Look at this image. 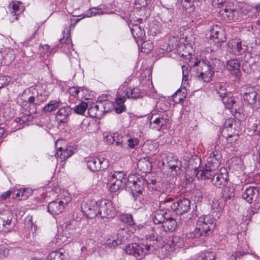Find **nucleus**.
Segmentation results:
<instances>
[{
    "instance_id": "1",
    "label": "nucleus",
    "mask_w": 260,
    "mask_h": 260,
    "mask_svg": "<svg viewBox=\"0 0 260 260\" xmlns=\"http://www.w3.org/2000/svg\"><path fill=\"white\" fill-rule=\"evenodd\" d=\"M138 228L141 229L146 238V244L132 243L126 246L125 252L129 255H132L139 258H142L147 252L151 250V248L157 243L155 237V232L154 228L148 225H138Z\"/></svg>"
},
{
    "instance_id": "2",
    "label": "nucleus",
    "mask_w": 260,
    "mask_h": 260,
    "mask_svg": "<svg viewBox=\"0 0 260 260\" xmlns=\"http://www.w3.org/2000/svg\"><path fill=\"white\" fill-rule=\"evenodd\" d=\"M220 64L219 59L209 57L202 61L196 59L193 64L190 67L195 77L200 81L209 82L212 80L214 72L219 69Z\"/></svg>"
},
{
    "instance_id": "3",
    "label": "nucleus",
    "mask_w": 260,
    "mask_h": 260,
    "mask_svg": "<svg viewBox=\"0 0 260 260\" xmlns=\"http://www.w3.org/2000/svg\"><path fill=\"white\" fill-rule=\"evenodd\" d=\"M215 226V220L211 216L202 215L199 217L194 231L187 235L188 238L191 239L193 243L203 240L212 233Z\"/></svg>"
},
{
    "instance_id": "4",
    "label": "nucleus",
    "mask_w": 260,
    "mask_h": 260,
    "mask_svg": "<svg viewBox=\"0 0 260 260\" xmlns=\"http://www.w3.org/2000/svg\"><path fill=\"white\" fill-rule=\"evenodd\" d=\"M160 207H170L176 214L182 215L187 212L190 209V201L186 198L180 199L174 201V198L169 196L166 197L165 194H161L158 198Z\"/></svg>"
},
{
    "instance_id": "5",
    "label": "nucleus",
    "mask_w": 260,
    "mask_h": 260,
    "mask_svg": "<svg viewBox=\"0 0 260 260\" xmlns=\"http://www.w3.org/2000/svg\"><path fill=\"white\" fill-rule=\"evenodd\" d=\"M71 199V194L68 191H63L56 200L51 202L48 204V211L52 215L59 214Z\"/></svg>"
},
{
    "instance_id": "6",
    "label": "nucleus",
    "mask_w": 260,
    "mask_h": 260,
    "mask_svg": "<svg viewBox=\"0 0 260 260\" xmlns=\"http://www.w3.org/2000/svg\"><path fill=\"white\" fill-rule=\"evenodd\" d=\"M221 157L220 152L215 151L211 152L207 159L205 166L201 170L200 175L204 176L206 178L210 177L211 173L219 166Z\"/></svg>"
},
{
    "instance_id": "7",
    "label": "nucleus",
    "mask_w": 260,
    "mask_h": 260,
    "mask_svg": "<svg viewBox=\"0 0 260 260\" xmlns=\"http://www.w3.org/2000/svg\"><path fill=\"white\" fill-rule=\"evenodd\" d=\"M145 182V179L139 175L129 174L126 178L124 188L131 189L134 197H135L136 193H142Z\"/></svg>"
},
{
    "instance_id": "8",
    "label": "nucleus",
    "mask_w": 260,
    "mask_h": 260,
    "mask_svg": "<svg viewBox=\"0 0 260 260\" xmlns=\"http://www.w3.org/2000/svg\"><path fill=\"white\" fill-rule=\"evenodd\" d=\"M200 176L204 180L211 179L212 184L218 188L225 186L229 179L228 172L225 168H221L219 172H217L216 170L214 171L213 173H211V177L209 178L203 175Z\"/></svg>"
},
{
    "instance_id": "9",
    "label": "nucleus",
    "mask_w": 260,
    "mask_h": 260,
    "mask_svg": "<svg viewBox=\"0 0 260 260\" xmlns=\"http://www.w3.org/2000/svg\"><path fill=\"white\" fill-rule=\"evenodd\" d=\"M118 101L119 103H124L126 98L137 99L143 96L144 92H141L139 88H120L118 92Z\"/></svg>"
},
{
    "instance_id": "10",
    "label": "nucleus",
    "mask_w": 260,
    "mask_h": 260,
    "mask_svg": "<svg viewBox=\"0 0 260 260\" xmlns=\"http://www.w3.org/2000/svg\"><path fill=\"white\" fill-rule=\"evenodd\" d=\"M99 201L88 200L81 204L82 212L89 218L98 217L99 215Z\"/></svg>"
},
{
    "instance_id": "11",
    "label": "nucleus",
    "mask_w": 260,
    "mask_h": 260,
    "mask_svg": "<svg viewBox=\"0 0 260 260\" xmlns=\"http://www.w3.org/2000/svg\"><path fill=\"white\" fill-rule=\"evenodd\" d=\"M118 140L116 142V145L121 147L127 146L131 149H135L140 143L139 140L136 137L131 136L128 133H121L117 136Z\"/></svg>"
},
{
    "instance_id": "12",
    "label": "nucleus",
    "mask_w": 260,
    "mask_h": 260,
    "mask_svg": "<svg viewBox=\"0 0 260 260\" xmlns=\"http://www.w3.org/2000/svg\"><path fill=\"white\" fill-rule=\"evenodd\" d=\"M85 161L86 162L87 168L92 172L105 170L109 166L108 160L104 157H90L86 158Z\"/></svg>"
},
{
    "instance_id": "13",
    "label": "nucleus",
    "mask_w": 260,
    "mask_h": 260,
    "mask_svg": "<svg viewBox=\"0 0 260 260\" xmlns=\"http://www.w3.org/2000/svg\"><path fill=\"white\" fill-rule=\"evenodd\" d=\"M210 38L212 40L217 46H220V43L226 40L225 31L222 27L218 25H214L210 29Z\"/></svg>"
},
{
    "instance_id": "14",
    "label": "nucleus",
    "mask_w": 260,
    "mask_h": 260,
    "mask_svg": "<svg viewBox=\"0 0 260 260\" xmlns=\"http://www.w3.org/2000/svg\"><path fill=\"white\" fill-rule=\"evenodd\" d=\"M99 215L101 218H111L114 216L112 203L108 200L99 201Z\"/></svg>"
},
{
    "instance_id": "15",
    "label": "nucleus",
    "mask_w": 260,
    "mask_h": 260,
    "mask_svg": "<svg viewBox=\"0 0 260 260\" xmlns=\"http://www.w3.org/2000/svg\"><path fill=\"white\" fill-rule=\"evenodd\" d=\"M71 25L65 28L62 31L63 37L59 39L60 48L63 52L68 54L72 49L73 44L70 36Z\"/></svg>"
},
{
    "instance_id": "16",
    "label": "nucleus",
    "mask_w": 260,
    "mask_h": 260,
    "mask_svg": "<svg viewBox=\"0 0 260 260\" xmlns=\"http://www.w3.org/2000/svg\"><path fill=\"white\" fill-rule=\"evenodd\" d=\"M259 188L257 187L250 186L243 193L242 198L250 204L256 202L259 196Z\"/></svg>"
},
{
    "instance_id": "17",
    "label": "nucleus",
    "mask_w": 260,
    "mask_h": 260,
    "mask_svg": "<svg viewBox=\"0 0 260 260\" xmlns=\"http://www.w3.org/2000/svg\"><path fill=\"white\" fill-rule=\"evenodd\" d=\"M241 63L238 59H233L228 60L226 63L227 70L236 77L238 81H240L241 72L240 71Z\"/></svg>"
},
{
    "instance_id": "18",
    "label": "nucleus",
    "mask_w": 260,
    "mask_h": 260,
    "mask_svg": "<svg viewBox=\"0 0 260 260\" xmlns=\"http://www.w3.org/2000/svg\"><path fill=\"white\" fill-rule=\"evenodd\" d=\"M131 31L133 36L138 46L140 45L139 42L143 41L145 39V32L138 24H134L131 28Z\"/></svg>"
},
{
    "instance_id": "19",
    "label": "nucleus",
    "mask_w": 260,
    "mask_h": 260,
    "mask_svg": "<svg viewBox=\"0 0 260 260\" xmlns=\"http://www.w3.org/2000/svg\"><path fill=\"white\" fill-rule=\"evenodd\" d=\"M232 52L237 55H240L244 53L247 49V46L243 44L239 39L232 40L231 43Z\"/></svg>"
},
{
    "instance_id": "20",
    "label": "nucleus",
    "mask_w": 260,
    "mask_h": 260,
    "mask_svg": "<svg viewBox=\"0 0 260 260\" xmlns=\"http://www.w3.org/2000/svg\"><path fill=\"white\" fill-rule=\"evenodd\" d=\"M222 100L225 107L229 109L232 113H240L241 112L242 109L239 107L237 108L235 98H226L225 96Z\"/></svg>"
},
{
    "instance_id": "21",
    "label": "nucleus",
    "mask_w": 260,
    "mask_h": 260,
    "mask_svg": "<svg viewBox=\"0 0 260 260\" xmlns=\"http://www.w3.org/2000/svg\"><path fill=\"white\" fill-rule=\"evenodd\" d=\"M117 236V238L116 239L113 240L112 242L108 243V244L111 247H115L127 241L128 237L126 230L124 229L119 230Z\"/></svg>"
},
{
    "instance_id": "22",
    "label": "nucleus",
    "mask_w": 260,
    "mask_h": 260,
    "mask_svg": "<svg viewBox=\"0 0 260 260\" xmlns=\"http://www.w3.org/2000/svg\"><path fill=\"white\" fill-rule=\"evenodd\" d=\"M71 112L72 109L70 107H62L56 112V118L60 123H64L67 121V118L71 114Z\"/></svg>"
},
{
    "instance_id": "23",
    "label": "nucleus",
    "mask_w": 260,
    "mask_h": 260,
    "mask_svg": "<svg viewBox=\"0 0 260 260\" xmlns=\"http://www.w3.org/2000/svg\"><path fill=\"white\" fill-rule=\"evenodd\" d=\"M169 217L168 219L165 220L161 225L164 231L166 232L174 231L177 225V219L171 215L170 214H169Z\"/></svg>"
},
{
    "instance_id": "24",
    "label": "nucleus",
    "mask_w": 260,
    "mask_h": 260,
    "mask_svg": "<svg viewBox=\"0 0 260 260\" xmlns=\"http://www.w3.org/2000/svg\"><path fill=\"white\" fill-rule=\"evenodd\" d=\"M169 214L170 212L168 213L167 211L162 210H157L153 217L154 223L156 224H160L162 225L165 220L169 218Z\"/></svg>"
},
{
    "instance_id": "25",
    "label": "nucleus",
    "mask_w": 260,
    "mask_h": 260,
    "mask_svg": "<svg viewBox=\"0 0 260 260\" xmlns=\"http://www.w3.org/2000/svg\"><path fill=\"white\" fill-rule=\"evenodd\" d=\"M168 120L169 119L168 118V116L167 115L163 114L161 116L155 118L153 121L151 122L150 126L152 128L159 131L162 126L167 123Z\"/></svg>"
},
{
    "instance_id": "26",
    "label": "nucleus",
    "mask_w": 260,
    "mask_h": 260,
    "mask_svg": "<svg viewBox=\"0 0 260 260\" xmlns=\"http://www.w3.org/2000/svg\"><path fill=\"white\" fill-rule=\"evenodd\" d=\"M7 13L10 16L11 22L16 20V1L10 0L8 2Z\"/></svg>"
},
{
    "instance_id": "27",
    "label": "nucleus",
    "mask_w": 260,
    "mask_h": 260,
    "mask_svg": "<svg viewBox=\"0 0 260 260\" xmlns=\"http://www.w3.org/2000/svg\"><path fill=\"white\" fill-rule=\"evenodd\" d=\"M46 260H67V255L63 249L54 250L48 254Z\"/></svg>"
},
{
    "instance_id": "28",
    "label": "nucleus",
    "mask_w": 260,
    "mask_h": 260,
    "mask_svg": "<svg viewBox=\"0 0 260 260\" xmlns=\"http://www.w3.org/2000/svg\"><path fill=\"white\" fill-rule=\"evenodd\" d=\"M73 153V152L71 147H68L64 148L60 147L58 148L55 155L59 157L61 160H64L70 157Z\"/></svg>"
},
{
    "instance_id": "29",
    "label": "nucleus",
    "mask_w": 260,
    "mask_h": 260,
    "mask_svg": "<svg viewBox=\"0 0 260 260\" xmlns=\"http://www.w3.org/2000/svg\"><path fill=\"white\" fill-rule=\"evenodd\" d=\"M201 164V159L198 156H191L187 161V167L191 171H194L197 172Z\"/></svg>"
},
{
    "instance_id": "30",
    "label": "nucleus",
    "mask_w": 260,
    "mask_h": 260,
    "mask_svg": "<svg viewBox=\"0 0 260 260\" xmlns=\"http://www.w3.org/2000/svg\"><path fill=\"white\" fill-rule=\"evenodd\" d=\"M98 102L103 115L114 109V104L110 101L104 100L103 101H98Z\"/></svg>"
},
{
    "instance_id": "31",
    "label": "nucleus",
    "mask_w": 260,
    "mask_h": 260,
    "mask_svg": "<svg viewBox=\"0 0 260 260\" xmlns=\"http://www.w3.org/2000/svg\"><path fill=\"white\" fill-rule=\"evenodd\" d=\"M100 109L98 101L97 104H93L88 109V113L91 117L101 119L103 115Z\"/></svg>"
},
{
    "instance_id": "32",
    "label": "nucleus",
    "mask_w": 260,
    "mask_h": 260,
    "mask_svg": "<svg viewBox=\"0 0 260 260\" xmlns=\"http://www.w3.org/2000/svg\"><path fill=\"white\" fill-rule=\"evenodd\" d=\"M49 93L46 90L42 88L37 91V94L35 96V102L33 103L35 105H40L46 101L49 97Z\"/></svg>"
},
{
    "instance_id": "33",
    "label": "nucleus",
    "mask_w": 260,
    "mask_h": 260,
    "mask_svg": "<svg viewBox=\"0 0 260 260\" xmlns=\"http://www.w3.org/2000/svg\"><path fill=\"white\" fill-rule=\"evenodd\" d=\"M126 174L123 171H115L114 170L108 176V177L112 178L117 181H119L121 183L124 184L125 185V181L126 178L125 177Z\"/></svg>"
},
{
    "instance_id": "34",
    "label": "nucleus",
    "mask_w": 260,
    "mask_h": 260,
    "mask_svg": "<svg viewBox=\"0 0 260 260\" xmlns=\"http://www.w3.org/2000/svg\"><path fill=\"white\" fill-rule=\"evenodd\" d=\"M137 167L142 173H147L151 171V164L148 159L144 158L138 161Z\"/></svg>"
},
{
    "instance_id": "35",
    "label": "nucleus",
    "mask_w": 260,
    "mask_h": 260,
    "mask_svg": "<svg viewBox=\"0 0 260 260\" xmlns=\"http://www.w3.org/2000/svg\"><path fill=\"white\" fill-rule=\"evenodd\" d=\"M109 180V189L111 192H116L120 189L124 187V184H122L119 181L114 180L112 178H108Z\"/></svg>"
},
{
    "instance_id": "36",
    "label": "nucleus",
    "mask_w": 260,
    "mask_h": 260,
    "mask_svg": "<svg viewBox=\"0 0 260 260\" xmlns=\"http://www.w3.org/2000/svg\"><path fill=\"white\" fill-rule=\"evenodd\" d=\"M60 104L61 101L59 99L58 100L50 101L43 107V110L45 113L55 111L57 108H58Z\"/></svg>"
},
{
    "instance_id": "37",
    "label": "nucleus",
    "mask_w": 260,
    "mask_h": 260,
    "mask_svg": "<svg viewBox=\"0 0 260 260\" xmlns=\"http://www.w3.org/2000/svg\"><path fill=\"white\" fill-rule=\"evenodd\" d=\"M32 193V190L28 188L20 187L17 188V200L27 199Z\"/></svg>"
},
{
    "instance_id": "38",
    "label": "nucleus",
    "mask_w": 260,
    "mask_h": 260,
    "mask_svg": "<svg viewBox=\"0 0 260 260\" xmlns=\"http://www.w3.org/2000/svg\"><path fill=\"white\" fill-rule=\"evenodd\" d=\"M31 89L34 88H27L25 89L21 95V100L25 102H28L30 104H33L35 102V96L33 93H31Z\"/></svg>"
},
{
    "instance_id": "39",
    "label": "nucleus",
    "mask_w": 260,
    "mask_h": 260,
    "mask_svg": "<svg viewBox=\"0 0 260 260\" xmlns=\"http://www.w3.org/2000/svg\"><path fill=\"white\" fill-rule=\"evenodd\" d=\"M224 18L228 20H235L237 19L238 11L234 8H225L222 13Z\"/></svg>"
},
{
    "instance_id": "40",
    "label": "nucleus",
    "mask_w": 260,
    "mask_h": 260,
    "mask_svg": "<svg viewBox=\"0 0 260 260\" xmlns=\"http://www.w3.org/2000/svg\"><path fill=\"white\" fill-rule=\"evenodd\" d=\"M244 99L248 104L251 105L253 108H256V101L258 100L257 93L252 92L250 94L243 95Z\"/></svg>"
},
{
    "instance_id": "41",
    "label": "nucleus",
    "mask_w": 260,
    "mask_h": 260,
    "mask_svg": "<svg viewBox=\"0 0 260 260\" xmlns=\"http://www.w3.org/2000/svg\"><path fill=\"white\" fill-rule=\"evenodd\" d=\"M226 84L224 82L217 83L215 85V89L221 99L226 94Z\"/></svg>"
},
{
    "instance_id": "42",
    "label": "nucleus",
    "mask_w": 260,
    "mask_h": 260,
    "mask_svg": "<svg viewBox=\"0 0 260 260\" xmlns=\"http://www.w3.org/2000/svg\"><path fill=\"white\" fill-rule=\"evenodd\" d=\"M69 92L71 95L77 99H82L83 98L84 89L81 87H72L70 88Z\"/></svg>"
},
{
    "instance_id": "43",
    "label": "nucleus",
    "mask_w": 260,
    "mask_h": 260,
    "mask_svg": "<svg viewBox=\"0 0 260 260\" xmlns=\"http://www.w3.org/2000/svg\"><path fill=\"white\" fill-rule=\"evenodd\" d=\"M88 108L87 103L82 102L74 108V111L77 114L83 115Z\"/></svg>"
},
{
    "instance_id": "44",
    "label": "nucleus",
    "mask_w": 260,
    "mask_h": 260,
    "mask_svg": "<svg viewBox=\"0 0 260 260\" xmlns=\"http://www.w3.org/2000/svg\"><path fill=\"white\" fill-rule=\"evenodd\" d=\"M120 219L123 223H126L129 225L135 224V221L132 215L130 214H122L120 216Z\"/></svg>"
},
{
    "instance_id": "45",
    "label": "nucleus",
    "mask_w": 260,
    "mask_h": 260,
    "mask_svg": "<svg viewBox=\"0 0 260 260\" xmlns=\"http://www.w3.org/2000/svg\"><path fill=\"white\" fill-rule=\"evenodd\" d=\"M141 45L142 51L145 53H148L153 48V45L150 41H144L139 42Z\"/></svg>"
},
{
    "instance_id": "46",
    "label": "nucleus",
    "mask_w": 260,
    "mask_h": 260,
    "mask_svg": "<svg viewBox=\"0 0 260 260\" xmlns=\"http://www.w3.org/2000/svg\"><path fill=\"white\" fill-rule=\"evenodd\" d=\"M195 260H216V255L213 252H207L197 256Z\"/></svg>"
},
{
    "instance_id": "47",
    "label": "nucleus",
    "mask_w": 260,
    "mask_h": 260,
    "mask_svg": "<svg viewBox=\"0 0 260 260\" xmlns=\"http://www.w3.org/2000/svg\"><path fill=\"white\" fill-rule=\"evenodd\" d=\"M24 223L26 227L28 229H30L32 231L34 232L36 231L37 225L33 222L32 216H27L25 219Z\"/></svg>"
},
{
    "instance_id": "48",
    "label": "nucleus",
    "mask_w": 260,
    "mask_h": 260,
    "mask_svg": "<svg viewBox=\"0 0 260 260\" xmlns=\"http://www.w3.org/2000/svg\"><path fill=\"white\" fill-rule=\"evenodd\" d=\"M29 116L28 114H22L19 117H17V129H21L23 126H21V124H25L29 121Z\"/></svg>"
},
{
    "instance_id": "49",
    "label": "nucleus",
    "mask_w": 260,
    "mask_h": 260,
    "mask_svg": "<svg viewBox=\"0 0 260 260\" xmlns=\"http://www.w3.org/2000/svg\"><path fill=\"white\" fill-rule=\"evenodd\" d=\"M256 122L253 123L251 124L252 122H250L249 124V127L251 131L253 132V134L255 135H260V123L257 120L255 121Z\"/></svg>"
},
{
    "instance_id": "50",
    "label": "nucleus",
    "mask_w": 260,
    "mask_h": 260,
    "mask_svg": "<svg viewBox=\"0 0 260 260\" xmlns=\"http://www.w3.org/2000/svg\"><path fill=\"white\" fill-rule=\"evenodd\" d=\"M234 193L232 189L229 188L225 187L222 191V197L225 200H228L231 199L232 197H234Z\"/></svg>"
},
{
    "instance_id": "51",
    "label": "nucleus",
    "mask_w": 260,
    "mask_h": 260,
    "mask_svg": "<svg viewBox=\"0 0 260 260\" xmlns=\"http://www.w3.org/2000/svg\"><path fill=\"white\" fill-rule=\"evenodd\" d=\"M117 103L116 106L115 107V111L116 113L120 114L125 110V106L123 105L124 103H119L118 101V93H117V98L116 99Z\"/></svg>"
},
{
    "instance_id": "52",
    "label": "nucleus",
    "mask_w": 260,
    "mask_h": 260,
    "mask_svg": "<svg viewBox=\"0 0 260 260\" xmlns=\"http://www.w3.org/2000/svg\"><path fill=\"white\" fill-rule=\"evenodd\" d=\"M150 2V0H136L135 4L137 9H141L146 8Z\"/></svg>"
},
{
    "instance_id": "53",
    "label": "nucleus",
    "mask_w": 260,
    "mask_h": 260,
    "mask_svg": "<svg viewBox=\"0 0 260 260\" xmlns=\"http://www.w3.org/2000/svg\"><path fill=\"white\" fill-rule=\"evenodd\" d=\"M103 13V11L96 8L90 9L86 14L87 17H92L96 15H101Z\"/></svg>"
},
{
    "instance_id": "54",
    "label": "nucleus",
    "mask_w": 260,
    "mask_h": 260,
    "mask_svg": "<svg viewBox=\"0 0 260 260\" xmlns=\"http://www.w3.org/2000/svg\"><path fill=\"white\" fill-rule=\"evenodd\" d=\"M251 65V63L244 60L242 64V69L246 73H250L252 70Z\"/></svg>"
},
{
    "instance_id": "55",
    "label": "nucleus",
    "mask_w": 260,
    "mask_h": 260,
    "mask_svg": "<svg viewBox=\"0 0 260 260\" xmlns=\"http://www.w3.org/2000/svg\"><path fill=\"white\" fill-rule=\"evenodd\" d=\"M241 93L243 95L246 94H250L252 92H256L254 89L251 87H248L246 85L243 86L241 89Z\"/></svg>"
},
{
    "instance_id": "56",
    "label": "nucleus",
    "mask_w": 260,
    "mask_h": 260,
    "mask_svg": "<svg viewBox=\"0 0 260 260\" xmlns=\"http://www.w3.org/2000/svg\"><path fill=\"white\" fill-rule=\"evenodd\" d=\"M238 133L236 131L233 133V134H229L227 136V140L229 143H232L234 141L235 142L238 140Z\"/></svg>"
},
{
    "instance_id": "57",
    "label": "nucleus",
    "mask_w": 260,
    "mask_h": 260,
    "mask_svg": "<svg viewBox=\"0 0 260 260\" xmlns=\"http://www.w3.org/2000/svg\"><path fill=\"white\" fill-rule=\"evenodd\" d=\"M10 81V78L5 76H0V89L6 85Z\"/></svg>"
},
{
    "instance_id": "58",
    "label": "nucleus",
    "mask_w": 260,
    "mask_h": 260,
    "mask_svg": "<svg viewBox=\"0 0 260 260\" xmlns=\"http://www.w3.org/2000/svg\"><path fill=\"white\" fill-rule=\"evenodd\" d=\"M11 191L8 190L5 192H3L1 196H0V199L1 200H5L7 198H8L11 194Z\"/></svg>"
},
{
    "instance_id": "59",
    "label": "nucleus",
    "mask_w": 260,
    "mask_h": 260,
    "mask_svg": "<svg viewBox=\"0 0 260 260\" xmlns=\"http://www.w3.org/2000/svg\"><path fill=\"white\" fill-rule=\"evenodd\" d=\"M226 0H212V4L214 6L219 7V5H221L224 4Z\"/></svg>"
},
{
    "instance_id": "60",
    "label": "nucleus",
    "mask_w": 260,
    "mask_h": 260,
    "mask_svg": "<svg viewBox=\"0 0 260 260\" xmlns=\"http://www.w3.org/2000/svg\"><path fill=\"white\" fill-rule=\"evenodd\" d=\"M25 9V6L21 2L17 1V12L20 11V13L23 12Z\"/></svg>"
},
{
    "instance_id": "61",
    "label": "nucleus",
    "mask_w": 260,
    "mask_h": 260,
    "mask_svg": "<svg viewBox=\"0 0 260 260\" xmlns=\"http://www.w3.org/2000/svg\"><path fill=\"white\" fill-rule=\"evenodd\" d=\"M7 254V249L4 248L3 247L0 246V257H5Z\"/></svg>"
},
{
    "instance_id": "62",
    "label": "nucleus",
    "mask_w": 260,
    "mask_h": 260,
    "mask_svg": "<svg viewBox=\"0 0 260 260\" xmlns=\"http://www.w3.org/2000/svg\"><path fill=\"white\" fill-rule=\"evenodd\" d=\"M225 124L228 125V126L226 127V129L228 131H229L230 128L232 129L233 128L234 125H236V122L233 123L232 120H228L226 121Z\"/></svg>"
},
{
    "instance_id": "63",
    "label": "nucleus",
    "mask_w": 260,
    "mask_h": 260,
    "mask_svg": "<svg viewBox=\"0 0 260 260\" xmlns=\"http://www.w3.org/2000/svg\"><path fill=\"white\" fill-rule=\"evenodd\" d=\"M115 141V139L114 138V137H113L112 135L108 136L107 137V142L109 144H113Z\"/></svg>"
},
{
    "instance_id": "64",
    "label": "nucleus",
    "mask_w": 260,
    "mask_h": 260,
    "mask_svg": "<svg viewBox=\"0 0 260 260\" xmlns=\"http://www.w3.org/2000/svg\"><path fill=\"white\" fill-rule=\"evenodd\" d=\"M169 158V156H167V161L168 163V167L172 170H175L177 167V165L170 164L168 161Z\"/></svg>"
}]
</instances>
